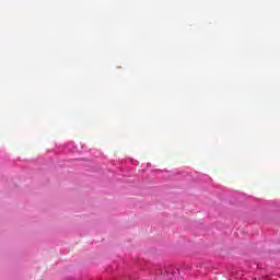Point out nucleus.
<instances>
[{"mask_svg": "<svg viewBox=\"0 0 280 280\" xmlns=\"http://www.w3.org/2000/svg\"><path fill=\"white\" fill-rule=\"evenodd\" d=\"M129 162H130L132 165H139V162H137V160H129Z\"/></svg>", "mask_w": 280, "mask_h": 280, "instance_id": "20e7f679", "label": "nucleus"}, {"mask_svg": "<svg viewBox=\"0 0 280 280\" xmlns=\"http://www.w3.org/2000/svg\"><path fill=\"white\" fill-rule=\"evenodd\" d=\"M67 150H70L71 152H74L75 151V143L73 142H69L67 145H66Z\"/></svg>", "mask_w": 280, "mask_h": 280, "instance_id": "7ed1b4c3", "label": "nucleus"}, {"mask_svg": "<svg viewBox=\"0 0 280 280\" xmlns=\"http://www.w3.org/2000/svg\"><path fill=\"white\" fill-rule=\"evenodd\" d=\"M176 275H178V269H172L171 272L170 270H166V278L167 279H174V277H176Z\"/></svg>", "mask_w": 280, "mask_h": 280, "instance_id": "f03ea898", "label": "nucleus"}, {"mask_svg": "<svg viewBox=\"0 0 280 280\" xmlns=\"http://www.w3.org/2000/svg\"><path fill=\"white\" fill-rule=\"evenodd\" d=\"M151 275H154L155 277H161V275H163V270L161 269V267H153L150 270Z\"/></svg>", "mask_w": 280, "mask_h": 280, "instance_id": "f257e3e1", "label": "nucleus"}]
</instances>
